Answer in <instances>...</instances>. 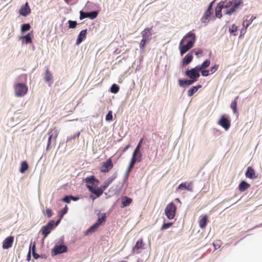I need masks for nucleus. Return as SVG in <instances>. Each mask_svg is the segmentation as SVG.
Wrapping results in <instances>:
<instances>
[{"label": "nucleus", "instance_id": "f03ea898", "mask_svg": "<svg viewBox=\"0 0 262 262\" xmlns=\"http://www.w3.org/2000/svg\"><path fill=\"white\" fill-rule=\"evenodd\" d=\"M176 205L173 202H171L166 206L165 209V214L168 219L172 220L176 216Z\"/></svg>", "mask_w": 262, "mask_h": 262}, {"label": "nucleus", "instance_id": "2eb2a0df", "mask_svg": "<svg viewBox=\"0 0 262 262\" xmlns=\"http://www.w3.org/2000/svg\"><path fill=\"white\" fill-rule=\"evenodd\" d=\"M213 3L214 1H212L210 3L207 10L204 13V16L201 19L203 23H206L207 20H208L209 17L212 14V7Z\"/></svg>", "mask_w": 262, "mask_h": 262}, {"label": "nucleus", "instance_id": "2f4dec72", "mask_svg": "<svg viewBox=\"0 0 262 262\" xmlns=\"http://www.w3.org/2000/svg\"><path fill=\"white\" fill-rule=\"evenodd\" d=\"M238 98V96H237L231 104V107L232 109L233 112L234 114H237V105Z\"/></svg>", "mask_w": 262, "mask_h": 262}, {"label": "nucleus", "instance_id": "4c0bfd02", "mask_svg": "<svg viewBox=\"0 0 262 262\" xmlns=\"http://www.w3.org/2000/svg\"><path fill=\"white\" fill-rule=\"evenodd\" d=\"M30 28L31 26L29 24H25L21 26V32H26L29 31Z\"/></svg>", "mask_w": 262, "mask_h": 262}, {"label": "nucleus", "instance_id": "f3484780", "mask_svg": "<svg viewBox=\"0 0 262 262\" xmlns=\"http://www.w3.org/2000/svg\"><path fill=\"white\" fill-rule=\"evenodd\" d=\"M19 13L20 15L24 16H27L31 13V9L29 6L28 2H26L24 5H23L20 10Z\"/></svg>", "mask_w": 262, "mask_h": 262}, {"label": "nucleus", "instance_id": "a19ab883", "mask_svg": "<svg viewBox=\"0 0 262 262\" xmlns=\"http://www.w3.org/2000/svg\"><path fill=\"white\" fill-rule=\"evenodd\" d=\"M143 141V138L141 139L139 141V142L138 143L137 147H136V148L134 150L135 152H136L138 154H141V152L140 151V149L141 147V144H142Z\"/></svg>", "mask_w": 262, "mask_h": 262}, {"label": "nucleus", "instance_id": "5fc2aeb1", "mask_svg": "<svg viewBox=\"0 0 262 262\" xmlns=\"http://www.w3.org/2000/svg\"><path fill=\"white\" fill-rule=\"evenodd\" d=\"M80 132H78L77 133H76V134L74 135L73 136H71L69 138H68V140H72V139H74L76 138H78L79 137V135H80Z\"/></svg>", "mask_w": 262, "mask_h": 262}, {"label": "nucleus", "instance_id": "bf43d9fd", "mask_svg": "<svg viewBox=\"0 0 262 262\" xmlns=\"http://www.w3.org/2000/svg\"><path fill=\"white\" fill-rule=\"evenodd\" d=\"M129 147V145H127L123 149V152L125 151Z\"/></svg>", "mask_w": 262, "mask_h": 262}, {"label": "nucleus", "instance_id": "c9c22d12", "mask_svg": "<svg viewBox=\"0 0 262 262\" xmlns=\"http://www.w3.org/2000/svg\"><path fill=\"white\" fill-rule=\"evenodd\" d=\"M20 39H25V42L27 43H30L32 42V37L31 36V33H29L27 35L20 37Z\"/></svg>", "mask_w": 262, "mask_h": 262}, {"label": "nucleus", "instance_id": "7c9ffc66", "mask_svg": "<svg viewBox=\"0 0 262 262\" xmlns=\"http://www.w3.org/2000/svg\"><path fill=\"white\" fill-rule=\"evenodd\" d=\"M194 82V80H191L190 79L189 80H183L181 79L179 80V84L180 86H183L184 85H191Z\"/></svg>", "mask_w": 262, "mask_h": 262}, {"label": "nucleus", "instance_id": "ea45409f", "mask_svg": "<svg viewBox=\"0 0 262 262\" xmlns=\"http://www.w3.org/2000/svg\"><path fill=\"white\" fill-rule=\"evenodd\" d=\"M113 180L108 179L106 181H105L103 184L101 186L102 189H103L104 190L105 189L109 186V185L112 183Z\"/></svg>", "mask_w": 262, "mask_h": 262}, {"label": "nucleus", "instance_id": "0e129e2a", "mask_svg": "<svg viewBox=\"0 0 262 262\" xmlns=\"http://www.w3.org/2000/svg\"><path fill=\"white\" fill-rule=\"evenodd\" d=\"M190 38H188L187 40H185V41L187 42V41H190Z\"/></svg>", "mask_w": 262, "mask_h": 262}, {"label": "nucleus", "instance_id": "09e8293b", "mask_svg": "<svg viewBox=\"0 0 262 262\" xmlns=\"http://www.w3.org/2000/svg\"><path fill=\"white\" fill-rule=\"evenodd\" d=\"M219 68V65L218 64H214L213 67H211L210 71L211 72V74L214 73Z\"/></svg>", "mask_w": 262, "mask_h": 262}, {"label": "nucleus", "instance_id": "c03bdc74", "mask_svg": "<svg viewBox=\"0 0 262 262\" xmlns=\"http://www.w3.org/2000/svg\"><path fill=\"white\" fill-rule=\"evenodd\" d=\"M68 23H69V28H72V29L75 28L77 25V22L76 21H73V20H69Z\"/></svg>", "mask_w": 262, "mask_h": 262}, {"label": "nucleus", "instance_id": "f257e3e1", "mask_svg": "<svg viewBox=\"0 0 262 262\" xmlns=\"http://www.w3.org/2000/svg\"><path fill=\"white\" fill-rule=\"evenodd\" d=\"M195 40V35L192 32H188L183 37L179 43V49L181 55L186 53L193 47Z\"/></svg>", "mask_w": 262, "mask_h": 262}, {"label": "nucleus", "instance_id": "7ed1b4c3", "mask_svg": "<svg viewBox=\"0 0 262 262\" xmlns=\"http://www.w3.org/2000/svg\"><path fill=\"white\" fill-rule=\"evenodd\" d=\"M14 90L17 97H23L27 94L28 88L24 83H18L14 85Z\"/></svg>", "mask_w": 262, "mask_h": 262}, {"label": "nucleus", "instance_id": "58836bf2", "mask_svg": "<svg viewBox=\"0 0 262 262\" xmlns=\"http://www.w3.org/2000/svg\"><path fill=\"white\" fill-rule=\"evenodd\" d=\"M119 90V87L116 84H113L111 88V92L113 93L116 94Z\"/></svg>", "mask_w": 262, "mask_h": 262}, {"label": "nucleus", "instance_id": "9b49d317", "mask_svg": "<svg viewBox=\"0 0 262 262\" xmlns=\"http://www.w3.org/2000/svg\"><path fill=\"white\" fill-rule=\"evenodd\" d=\"M98 12L96 11H92L91 12H84L82 11H80V19L81 20L85 18H90L92 19L97 17Z\"/></svg>", "mask_w": 262, "mask_h": 262}, {"label": "nucleus", "instance_id": "dca6fc26", "mask_svg": "<svg viewBox=\"0 0 262 262\" xmlns=\"http://www.w3.org/2000/svg\"><path fill=\"white\" fill-rule=\"evenodd\" d=\"M14 241V237L9 236L6 238L3 242V248L4 249H7L12 246Z\"/></svg>", "mask_w": 262, "mask_h": 262}, {"label": "nucleus", "instance_id": "bb28decb", "mask_svg": "<svg viewBox=\"0 0 262 262\" xmlns=\"http://www.w3.org/2000/svg\"><path fill=\"white\" fill-rule=\"evenodd\" d=\"M192 184V182H190L189 183H187L186 182L182 183L179 185L178 189H187L189 191H191L192 190V187H191Z\"/></svg>", "mask_w": 262, "mask_h": 262}, {"label": "nucleus", "instance_id": "0eeeda50", "mask_svg": "<svg viewBox=\"0 0 262 262\" xmlns=\"http://www.w3.org/2000/svg\"><path fill=\"white\" fill-rule=\"evenodd\" d=\"M232 2L229 1V2H223L220 3L215 8V15L216 17L221 18L222 16V9L225 7L227 8L232 5Z\"/></svg>", "mask_w": 262, "mask_h": 262}, {"label": "nucleus", "instance_id": "864d4df0", "mask_svg": "<svg viewBox=\"0 0 262 262\" xmlns=\"http://www.w3.org/2000/svg\"><path fill=\"white\" fill-rule=\"evenodd\" d=\"M31 248H32V253L34 252H35L36 250V244L35 243H34L33 244L31 243L30 245V249L31 250Z\"/></svg>", "mask_w": 262, "mask_h": 262}, {"label": "nucleus", "instance_id": "a18cd8bd", "mask_svg": "<svg viewBox=\"0 0 262 262\" xmlns=\"http://www.w3.org/2000/svg\"><path fill=\"white\" fill-rule=\"evenodd\" d=\"M148 40H146V39H143L141 40V42H140V47L141 49H144V47H145L146 46V43L147 42Z\"/></svg>", "mask_w": 262, "mask_h": 262}, {"label": "nucleus", "instance_id": "603ef678", "mask_svg": "<svg viewBox=\"0 0 262 262\" xmlns=\"http://www.w3.org/2000/svg\"><path fill=\"white\" fill-rule=\"evenodd\" d=\"M62 201H63L64 202H66L67 203H70V200H71L70 195V196H66L64 198H63L62 199Z\"/></svg>", "mask_w": 262, "mask_h": 262}, {"label": "nucleus", "instance_id": "6e6552de", "mask_svg": "<svg viewBox=\"0 0 262 262\" xmlns=\"http://www.w3.org/2000/svg\"><path fill=\"white\" fill-rule=\"evenodd\" d=\"M144 249V243L142 238H140L136 243L135 245L133 247L132 250V254H139L141 250Z\"/></svg>", "mask_w": 262, "mask_h": 262}, {"label": "nucleus", "instance_id": "6ab92c4d", "mask_svg": "<svg viewBox=\"0 0 262 262\" xmlns=\"http://www.w3.org/2000/svg\"><path fill=\"white\" fill-rule=\"evenodd\" d=\"M208 222V217L207 215H201L199 217V223L201 228L204 229L206 227Z\"/></svg>", "mask_w": 262, "mask_h": 262}, {"label": "nucleus", "instance_id": "4d7b16f0", "mask_svg": "<svg viewBox=\"0 0 262 262\" xmlns=\"http://www.w3.org/2000/svg\"><path fill=\"white\" fill-rule=\"evenodd\" d=\"M31 259V250L29 249L28 255H27V260L29 261Z\"/></svg>", "mask_w": 262, "mask_h": 262}, {"label": "nucleus", "instance_id": "f8f14e48", "mask_svg": "<svg viewBox=\"0 0 262 262\" xmlns=\"http://www.w3.org/2000/svg\"><path fill=\"white\" fill-rule=\"evenodd\" d=\"M218 124L223 127L226 130H228L231 125L230 120L224 115L221 117L218 121Z\"/></svg>", "mask_w": 262, "mask_h": 262}, {"label": "nucleus", "instance_id": "3c124183", "mask_svg": "<svg viewBox=\"0 0 262 262\" xmlns=\"http://www.w3.org/2000/svg\"><path fill=\"white\" fill-rule=\"evenodd\" d=\"M46 212L48 217H50L53 214L52 211L49 208H47L46 209Z\"/></svg>", "mask_w": 262, "mask_h": 262}, {"label": "nucleus", "instance_id": "20e7f679", "mask_svg": "<svg viewBox=\"0 0 262 262\" xmlns=\"http://www.w3.org/2000/svg\"><path fill=\"white\" fill-rule=\"evenodd\" d=\"M59 132L56 128L52 129L49 133V137L48 140V144L46 147V150H49L50 148V146L52 143V140H53L54 144H56V139L58 136Z\"/></svg>", "mask_w": 262, "mask_h": 262}, {"label": "nucleus", "instance_id": "aec40b11", "mask_svg": "<svg viewBox=\"0 0 262 262\" xmlns=\"http://www.w3.org/2000/svg\"><path fill=\"white\" fill-rule=\"evenodd\" d=\"M256 18V16H246V17H244V21L243 22V26L245 28V29L247 28L248 26L252 23L254 19Z\"/></svg>", "mask_w": 262, "mask_h": 262}, {"label": "nucleus", "instance_id": "de8ad7c7", "mask_svg": "<svg viewBox=\"0 0 262 262\" xmlns=\"http://www.w3.org/2000/svg\"><path fill=\"white\" fill-rule=\"evenodd\" d=\"M105 120L106 121H111L113 120V115L112 111H110L108 112L106 116Z\"/></svg>", "mask_w": 262, "mask_h": 262}, {"label": "nucleus", "instance_id": "72a5a7b5", "mask_svg": "<svg viewBox=\"0 0 262 262\" xmlns=\"http://www.w3.org/2000/svg\"><path fill=\"white\" fill-rule=\"evenodd\" d=\"M29 168L28 164H27L26 161H23L21 163L20 172L21 173H24Z\"/></svg>", "mask_w": 262, "mask_h": 262}, {"label": "nucleus", "instance_id": "69168bd1", "mask_svg": "<svg viewBox=\"0 0 262 262\" xmlns=\"http://www.w3.org/2000/svg\"><path fill=\"white\" fill-rule=\"evenodd\" d=\"M118 262H127V261L125 260H121V261H119Z\"/></svg>", "mask_w": 262, "mask_h": 262}, {"label": "nucleus", "instance_id": "b1692460", "mask_svg": "<svg viewBox=\"0 0 262 262\" xmlns=\"http://www.w3.org/2000/svg\"><path fill=\"white\" fill-rule=\"evenodd\" d=\"M86 29L83 30L80 32L76 40L77 45H79L86 38Z\"/></svg>", "mask_w": 262, "mask_h": 262}, {"label": "nucleus", "instance_id": "680f3d73", "mask_svg": "<svg viewBox=\"0 0 262 262\" xmlns=\"http://www.w3.org/2000/svg\"><path fill=\"white\" fill-rule=\"evenodd\" d=\"M61 219H60L55 223V225L56 226H57L58 225V224L59 223L60 220H61Z\"/></svg>", "mask_w": 262, "mask_h": 262}, {"label": "nucleus", "instance_id": "4be33fe9", "mask_svg": "<svg viewBox=\"0 0 262 262\" xmlns=\"http://www.w3.org/2000/svg\"><path fill=\"white\" fill-rule=\"evenodd\" d=\"M245 175L247 178L251 179H253L257 177L255 170L252 167L250 166L247 168Z\"/></svg>", "mask_w": 262, "mask_h": 262}, {"label": "nucleus", "instance_id": "a211bd4d", "mask_svg": "<svg viewBox=\"0 0 262 262\" xmlns=\"http://www.w3.org/2000/svg\"><path fill=\"white\" fill-rule=\"evenodd\" d=\"M87 188L89 189V191L92 193L96 194L97 197L100 196L103 192L104 190L100 186L99 188L97 189H95L93 186H91L90 185H87Z\"/></svg>", "mask_w": 262, "mask_h": 262}, {"label": "nucleus", "instance_id": "8fccbe9b", "mask_svg": "<svg viewBox=\"0 0 262 262\" xmlns=\"http://www.w3.org/2000/svg\"><path fill=\"white\" fill-rule=\"evenodd\" d=\"M201 72V74L203 76H207L209 75V71L208 70H202L200 71Z\"/></svg>", "mask_w": 262, "mask_h": 262}, {"label": "nucleus", "instance_id": "79ce46f5", "mask_svg": "<svg viewBox=\"0 0 262 262\" xmlns=\"http://www.w3.org/2000/svg\"><path fill=\"white\" fill-rule=\"evenodd\" d=\"M106 220V216L105 214H103L102 216L101 217H99L98 221H97L96 223L98 224V225L100 226V225L105 221Z\"/></svg>", "mask_w": 262, "mask_h": 262}, {"label": "nucleus", "instance_id": "c756f323", "mask_svg": "<svg viewBox=\"0 0 262 262\" xmlns=\"http://www.w3.org/2000/svg\"><path fill=\"white\" fill-rule=\"evenodd\" d=\"M210 64V60L209 59H206L205 60L201 65L197 66L199 70L202 71L208 67Z\"/></svg>", "mask_w": 262, "mask_h": 262}, {"label": "nucleus", "instance_id": "423d86ee", "mask_svg": "<svg viewBox=\"0 0 262 262\" xmlns=\"http://www.w3.org/2000/svg\"><path fill=\"white\" fill-rule=\"evenodd\" d=\"M200 71V70H199L198 67L196 66L194 68L187 70L185 72V74L190 79L194 80V81H195L197 78H198L200 76L199 74Z\"/></svg>", "mask_w": 262, "mask_h": 262}, {"label": "nucleus", "instance_id": "412c9836", "mask_svg": "<svg viewBox=\"0 0 262 262\" xmlns=\"http://www.w3.org/2000/svg\"><path fill=\"white\" fill-rule=\"evenodd\" d=\"M151 30L152 28H145L142 32L141 35L143 39H145L149 40L150 38V36L152 35L151 34Z\"/></svg>", "mask_w": 262, "mask_h": 262}, {"label": "nucleus", "instance_id": "13d9d810", "mask_svg": "<svg viewBox=\"0 0 262 262\" xmlns=\"http://www.w3.org/2000/svg\"><path fill=\"white\" fill-rule=\"evenodd\" d=\"M203 54V51L202 50H199L195 53V54L197 56H199V54Z\"/></svg>", "mask_w": 262, "mask_h": 262}, {"label": "nucleus", "instance_id": "49530a36", "mask_svg": "<svg viewBox=\"0 0 262 262\" xmlns=\"http://www.w3.org/2000/svg\"><path fill=\"white\" fill-rule=\"evenodd\" d=\"M172 225V223H164L161 227V230L166 229Z\"/></svg>", "mask_w": 262, "mask_h": 262}, {"label": "nucleus", "instance_id": "ddd939ff", "mask_svg": "<svg viewBox=\"0 0 262 262\" xmlns=\"http://www.w3.org/2000/svg\"><path fill=\"white\" fill-rule=\"evenodd\" d=\"M243 0H234V4L232 5H231L230 6L231 7L229 8V9H227L225 11V13L227 14H231L232 13H233L235 10L238 8V7L240 5H243ZM233 4V3L232 4Z\"/></svg>", "mask_w": 262, "mask_h": 262}, {"label": "nucleus", "instance_id": "6e6d98bb", "mask_svg": "<svg viewBox=\"0 0 262 262\" xmlns=\"http://www.w3.org/2000/svg\"><path fill=\"white\" fill-rule=\"evenodd\" d=\"M32 255H33V256L34 258L35 259H38L40 257L39 255L37 254L36 253V252H34L33 251V252L32 253Z\"/></svg>", "mask_w": 262, "mask_h": 262}, {"label": "nucleus", "instance_id": "393cba45", "mask_svg": "<svg viewBox=\"0 0 262 262\" xmlns=\"http://www.w3.org/2000/svg\"><path fill=\"white\" fill-rule=\"evenodd\" d=\"M250 187V185L245 181H242L238 185L240 191L244 192Z\"/></svg>", "mask_w": 262, "mask_h": 262}, {"label": "nucleus", "instance_id": "9d476101", "mask_svg": "<svg viewBox=\"0 0 262 262\" xmlns=\"http://www.w3.org/2000/svg\"><path fill=\"white\" fill-rule=\"evenodd\" d=\"M55 222L53 220L50 221L47 225L42 227L41 231L42 234L44 235V237H46L50 233L51 230L53 229Z\"/></svg>", "mask_w": 262, "mask_h": 262}, {"label": "nucleus", "instance_id": "e2e57ef3", "mask_svg": "<svg viewBox=\"0 0 262 262\" xmlns=\"http://www.w3.org/2000/svg\"><path fill=\"white\" fill-rule=\"evenodd\" d=\"M66 3L69 4L70 3L72 0H64Z\"/></svg>", "mask_w": 262, "mask_h": 262}, {"label": "nucleus", "instance_id": "cd10ccee", "mask_svg": "<svg viewBox=\"0 0 262 262\" xmlns=\"http://www.w3.org/2000/svg\"><path fill=\"white\" fill-rule=\"evenodd\" d=\"M121 201L122 207H125L127 206H129L132 202L133 200L131 198H128L127 196H123L122 197Z\"/></svg>", "mask_w": 262, "mask_h": 262}, {"label": "nucleus", "instance_id": "c85d7f7f", "mask_svg": "<svg viewBox=\"0 0 262 262\" xmlns=\"http://www.w3.org/2000/svg\"><path fill=\"white\" fill-rule=\"evenodd\" d=\"M202 86L199 84L197 86H193L191 89L188 90L187 95L189 97L192 96L194 93H195L198 90L201 88Z\"/></svg>", "mask_w": 262, "mask_h": 262}, {"label": "nucleus", "instance_id": "5701e85b", "mask_svg": "<svg viewBox=\"0 0 262 262\" xmlns=\"http://www.w3.org/2000/svg\"><path fill=\"white\" fill-rule=\"evenodd\" d=\"M53 76L51 73L48 69L46 71V73L44 77L45 81L48 83L49 86H51L53 83Z\"/></svg>", "mask_w": 262, "mask_h": 262}, {"label": "nucleus", "instance_id": "39448f33", "mask_svg": "<svg viewBox=\"0 0 262 262\" xmlns=\"http://www.w3.org/2000/svg\"><path fill=\"white\" fill-rule=\"evenodd\" d=\"M142 156V154H138L134 151L127 168V172H129L133 169L136 162H140L141 161Z\"/></svg>", "mask_w": 262, "mask_h": 262}, {"label": "nucleus", "instance_id": "052dcab7", "mask_svg": "<svg viewBox=\"0 0 262 262\" xmlns=\"http://www.w3.org/2000/svg\"><path fill=\"white\" fill-rule=\"evenodd\" d=\"M70 198H71V200H72L73 201H77L78 200L77 198H75L72 195H70Z\"/></svg>", "mask_w": 262, "mask_h": 262}, {"label": "nucleus", "instance_id": "f704fd0d", "mask_svg": "<svg viewBox=\"0 0 262 262\" xmlns=\"http://www.w3.org/2000/svg\"><path fill=\"white\" fill-rule=\"evenodd\" d=\"M238 27L234 24L232 25L231 27H230L229 31L230 34L233 35L234 36L237 35V31Z\"/></svg>", "mask_w": 262, "mask_h": 262}, {"label": "nucleus", "instance_id": "a878e982", "mask_svg": "<svg viewBox=\"0 0 262 262\" xmlns=\"http://www.w3.org/2000/svg\"><path fill=\"white\" fill-rule=\"evenodd\" d=\"M192 54L188 53L183 58L182 61V64L183 66H187L192 61Z\"/></svg>", "mask_w": 262, "mask_h": 262}, {"label": "nucleus", "instance_id": "e433bc0d", "mask_svg": "<svg viewBox=\"0 0 262 262\" xmlns=\"http://www.w3.org/2000/svg\"><path fill=\"white\" fill-rule=\"evenodd\" d=\"M99 227L98 224L96 223L92 225L88 230L86 231V233H92L95 232Z\"/></svg>", "mask_w": 262, "mask_h": 262}, {"label": "nucleus", "instance_id": "473e14b6", "mask_svg": "<svg viewBox=\"0 0 262 262\" xmlns=\"http://www.w3.org/2000/svg\"><path fill=\"white\" fill-rule=\"evenodd\" d=\"M95 180V177L94 176H92L90 177H87L85 179V181L86 183V185L88 184L93 186L94 185V182Z\"/></svg>", "mask_w": 262, "mask_h": 262}, {"label": "nucleus", "instance_id": "4468645a", "mask_svg": "<svg viewBox=\"0 0 262 262\" xmlns=\"http://www.w3.org/2000/svg\"><path fill=\"white\" fill-rule=\"evenodd\" d=\"M67 247L64 245H56L52 249V253L53 255H57L67 252Z\"/></svg>", "mask_w": 262, "mask_h": 262}, {"label": "nucleus", "instance_id": "37998d69", "mask_svg": "<svg viewBox=\"0 0 262 262\" xmlns=\"http://www.w3.org/2000/svg\"><path fill=\"white\" fill-rule=\"evenodd\" d=\"M68 208L67 206H66L63 209H62L60 212H59V217L60 219H62L63 216L66 214L68 212Z\"/></svg>", "mask_w": 262, "mask_h": 262}, {"label": "nucleus", "instance_id": "1a4fd4ad", "mask_svg": "<svg viewBox=\"0 0 262 262\" xmlns=\"http://www.w3.org/2000/svg\"><path fill=\"white\" fill-rule=\"evenodd\" d=\"M113 166L112 158H110L105 162L103 163L101 167V172H108L113 168Z\"/></svg>", "mask_w": 262, "mask_h": 262}]
</instances>
